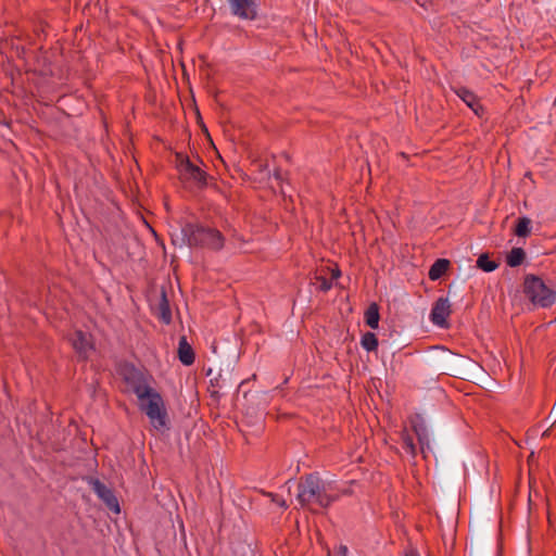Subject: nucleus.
Masks as SVG:
<instances>
[{
	"label": "nucleus",
	"instance_id": "29",
	"mask_svg": "<svg viewBox=\"0 0 556 556\" xmlns=\"http://www.w3.org/2000/svg\"><path fill=\"white\" fill-rule=\"evenodd\" d=\"M445 370H447V371H454V370H453V368H448V367H446V368H445Z\"/></svg>",
	"mask_w": 556,
	"mask_h": 556
},
{
	"label": "nucleus",
	"instance_id": "17",
	"mask_svg": "<svg viewBox=\"0 0 556 556\" xmlns=\"http://www.w3.org/2000/svg\"><path fill=\"white\" fill-rule=\"evenodd\" d=\"M531 230V220L527 217H521L518 219L516 226V235L518 237H527Z\"/></svg>",
	"mask_w": 556,
	"mask_h": 556
},
{
	"label": "nucleus",
	"instance_id": "18",
	"mask_svg": "<svg viewBox=\"0 0 556 556\" xmlns=\"http://www.w3.org/2000/svg\"><path fill=\"white\" fill-rule=\"evenodd\" d=\"M362 346L367 351H375L378 346V340L372 332H366L362 338Z\"/></svg>",
	"mask_w": 556,
	"mask_h": 556
},
{
	"label": "nucleus",
	"instance_id": "15",
	"mask_svg": "<svg viewBox=\"0 0 556 556\" xmlns=\"http://www.w3.org/2000/svg\"><path fill=\"white\" fill-rule=\"evenodd\" d=\"M366 324L372 328H378L379 324V307L376 303H371L365 312Z\"/></svg>",
	"mask_w": 556,
	"mask_h": 556
},
{
	"label": "nucleus",
	"instance_id": "24",
	"mask_svg": "<svg viewBox=\"0 0 556 556\" xmlns=\"http://www.w3.org/2000/svg\"><path fill=\"white\" fill-rule=\"evenodd\" d=\"M268 496H270L271 501L280 505L281 507H287L285 500L278 498V496L273 493H269Z\"/></svg>",
	"mask_w": 556,
	"mask_h": 556
},
{
	"label": "nucleus",
	"instance_id": "25",
	"mask_svg": "<svg viewBox=\"0 0 556 556\" xmlns=\"http://www.w3.org/2000/svg\"><path fill=\"white\" fill-rule=\"evenodd\" d=\"M446 357H447L446 363H448V364H452L454 361L458 359L457 356L455 354H453V353H448L446 355Z\"/></svg>",
	"mask_w": 556,
	"mask_h": 556
},
{
	"label": "nucleus",
	"instance_id": "21",
	"mask_svg": "<svg viewBox=\"0 0 556 556\" xmlns=\"http://www.w3.org/2000/svg\"><path fill=\"white\" fill-rule=\"evenodd\" d=\"M477 266L483 271H486V253L480 254L477 261Z\"/></svg>",
	"mask_w": 556,
	"mask_h": 556
},
{
	"label": "nucleus",
	"instance_id": "11",
	"mask_svg": "<svg viewBox=\"0 0 556 556\" xmlns=\"http://www.w3.org/2000/svg\"><path fill=\"white\" fill-rule=\"evenodd\" d=\"M456 94L478 115L483 113V108L477 102L476 96L466 88L455 90Z\"/></svg>",
	"mask_w": 556,
	"mask_h": 556
},
{
	"label": "nucleus",
	"instance_id": "9",
	"mask_svg": "<svg viewBox=\"0 0 556 556\" xmlns=\"http://www.w3.org/2000/svg\"><path fill=\"white\" fill-rule=\"evenodd\" d=\"M452 304L447 298H440L435 301L431 314V321L439 327H446V319L451 315Z\"/></svg>",
	"mask_w": 556,
	"mask_h": 556
},
{
	"label": "nucleus",
	"instance_id": "23",
	"mask_svg": "<svg viewBox=\"0 0 556 556\" xmlns=\"http://www.w3.org/2000/svg\"><path fill=\"white\" fill-rule=\"evenodd\" d=\"M547 420L551 421V427H553L555 424H556V403L554 404L548 417H547Z\"/></svg>",
	"mask_w": 556,
	"mask_h": 556
},
{
	"label": "nucleus",
	"instance_id": "6",
	"mask_svg": "<svg viewBox=\"0 0 556 556\" xmlns=\"http://www.w3.org/2000/svg\"><path fill=\"white\" fill-rule=\"evenodd\" d=\"M176 167L181 181L192 182L200 187L206 185L205 173L192 163L187 155L180 153L176 155Z\"/></svg>",
	"mask_w": 556,
	"mask_h": 556
},
{
	"label": "nucleus",
	"instance_id": "12",
	"mask_svg": "<svg viewBox=\"0 0 556 556\" xmlns=\"http://www.w3.org/2000/svg\"><path fill=\"white\" fill-rule=\"evenodd\" d=\"M178 357L184 365H191L194 362V354L191 345L187 342L186 337H181L178 346Z\"/></svg>",
	"mask_w": 556,
	"mask_h": 556
},
{
	"label": "nucleus",
	"instance_id": "7",
	"mask_svg": "<svg viewBox=\"0 0 556 556\" xmlns=\"http://www.w3.org/2000/svg\"><path fill=\"white\" fill-rule=\"evenodd\" d=\"M231 13L243 20H254L256 17V0H227Z\"/></svg>",
	"mask_w": 556,
	"mask_h": 556
},
{
	"label": "nucleus",
	"instance_id": "10",
	"mask_svg": "<svg viewBox=\"0 0 556 556\" xmlns=\"http://www.w3.org/2000/svg\"><path fill=\"white\" fill-rule=\"evenodd\" d=\"M71 342L80 358H89L94 351L90 337L80 330L75 331L71 338Z\"/></svg>",
	"mask_w": 556,
	"mask_h": 556
},
{
	"label": "nucleus",
	"instance_id": "4",
	"mask_svg": "<svg viewBox=\"0 0 556 556\" xmlns=\"http://www.w3.org/2000/svg\"><path fill=\"white\" fill-rule=\"evenodd\" d=\"M189 245H201L210 249L219 250L224 245L222 233L215 229L188 226L185 229Z\"/></svg>",
	"mask_w": 556,
	"mask_h": 556
},
{
	"label": "nucleus",
	"instance_id": "22",
	"mask_svg": "<svg viewBox=\"0 0 556 556\" xmlns=\"http://www.w3.org/2000/svg\"><path fill=\"white\" fill-rule=\"evenodd\" d=\"M319 281H320V289L323 291H328L331 289L332 285L330 281H328L326 278H323V277H318L317 278Z\"/></svg>",
	"mask_w": 556,
	"mask_h": 556
},
{
	"label": "nucleus",
	"instance_id": "3",
	"mask_svg": "<svg viewBox=\"0 0 556 556\" xmlns=\"http://www.w3.org/2000/svg\"><path fill=\"white\" fill-rule=\"evenodd\" d=\"M525 293L529 300L540 307H548L556 301V293L553 289L536 276L528 275L525 278Z\"/></svg>",
	"mask_w": 556,
	"mask_h": 556
},
{
	"label": "nucleus",
	"instance_id": "27",
	"mask_svg": "<svg viewBox=\"0 0 556 556\" xmlns=\"http://www.w3.org/2000/svg\"><path fill=\"white\" fill-rule=\"evenodd\" d=\"M331 276L333 279H337L340 277V270L338 268L332 269Z\"/></svg>",
	"mask_w": 556,
	"mask_h": 556
},
{
	"label": "nucleus",
	"instance_id": "8",
	"mask_svg": "<svg viewBox=\"0 0 556 556\" xmlns=\"http://www.w3.org/2000/svg\"><path fill=\"white\" fill-rule=\"evenodd\" d=\"M88 481L94 493L104 502L108 508L118 514L119 505L113 492L97 479L90 478Z\"/></svg>",
	"mask_w": 556,
	"mask_h": 556
},
{
	"label": "nucleus",
	"instance_id": "1",
	"mask_svg": "<svg viewBox=\"0 0 556 556\" xmlns=\"http://www.w3.org/2000/svg\"><path fill=\"white\" fill-rule=\"evenodd\" d=\"M337 498L332 483L324 481L317 475H308L299 483L296 500L302 506L326 508Z\"/></svg>",
	"mask_w": 556,
	"mask_h": 556
},
{
	"label": "nucleus",
	"instance_id": "13",
	"mask_svg": "<svg viewBox=\"0 0 556 556\" xmlns=\"http://www.w3.org/2000/svg\"><path fill=\"white\" fill-rule=\"evenodd\" d=\"M156 313H157V316L164 323H166V324L170 323L172 314H170V309H169L168 300L166 298V292H165L164 289L161 290L160 301H159V304L156 306Z\"/></svg>",
	"mask_w": 556,
	"mask_h": 556
},
{
	"label": "nucleus",
	"instance_id": "16",
	"mask_svg": "<svg viewBox=\"0 0 556 556\" xmlns=\"http://www.w3.org/2000/svg\"><path fill=\"white\" fill-rule=\"evenodd\" d=\"M525 251L521 248H514L507 255V264L510 267L519 266L525 260Z\"/></svg>",
	"mask_w": 556,
	"mask_h": 556
},
{
	"label": "nucleus",
	"instance_id": "2",
	"mask_svg": "<svg viewBox=\"0 0 556 556\" xmlns=\"http://www.w3.org/2000/svg\"><path fill=\"white\" fill-rule=\"evenodd\" d=\"M138 401L140 408L147 414L154 429L164 430L167 428V413L164 401L155 390Z\"/></svg>",
	"mask_w": 556,
	"mask_h": 556
},
{
	"label": "nucleus",
	"instance_id": "14",
	"mask_svg": "<svg viewBox=\"0 0 556 556\" xmlns=\"http://www.w3.org/2000/svg\"><path fill=\"white\" fill-rule=\"evenodd\" d=\"M451 262L446 258H439L437 260L433 265L430 267L429 270V278L431 280H438L440 279L447 269L450 268Z\"/></svg>",
	"mask_w": 556,
	"mask_h": 556
},
{
	"label": "nucleus",
	"instance_id": "20",
	"mask_svg": "<svg viewBox=\"0 0 556 556\" xmlns=\"http://www.w3.org/2000/svg\"><path fill=\"white\" fill-rule=\"evenodd\" d=\"M404 444H405V447L407 450V452H409L412 455H415V445L413 443V439L409 438L408 435L404 437Z\"/></svg>",
	"mask_w": 556,
	"mask_h": 556
},
{
	"label": "nucleus",
	"instance_id": "19",
	"mask_svg": "<svg viewBox=\"0 0 556 556\" xmlns=\"http://www.w3.org/2000/svg\"><path fill=\"white\" fill-rule=\"evenodd\" d=\"M414 430L418 437V441L421 445V451H425V446L429 444L428 432L422 426H414Z\"/></svg>",
	"mask_w": 556,
	"mask_h": 556
},
{
	"label": "nucleus",
	"instance_id": "28",
	"mask_svg": "<svg viewBox=\"0 0 556 556\" xmlns=\"http://www.w3.org/2000/svg\"><path fill=\"white\" fill-rule=\"evenodd\" d=\"M406 556H418V554L415 551H409Z\"/></svg>",
	"mask_w": 556,
	"mask_h": 556
},
{
	"label": "nucleus",
	"instance_id": "5",
	"mask_svg": "<svg viewBox=\"0 0 556 556\" xmlns=\"http://www.w3.org/2000/svg\"><path fill=\"white\" fill-rule=\"evenodd\" d=\"M121 375L124 378L127 391L135 393L138 400L154 391L150 386V378L134 366L125 365Z\"/></svg>",
	"mask_w": 556,
	"mask_h": 556
},
{
	"label": "nucleus",
	"instance_id": "26",
	"mask_svg": "<svg viewBox=\"0 0 556 556\" xmlns=\"http://www.w3.org/2000/svg\"><path fill=\"white\" fill-rule=\"evenodd\" d=\"M496 268H497V264L494 261L489 260V264H488L489 273L495 270Z\"/></svg>",
	"mask_w": 556,
	"mask_h": 556
}]
</instances>
